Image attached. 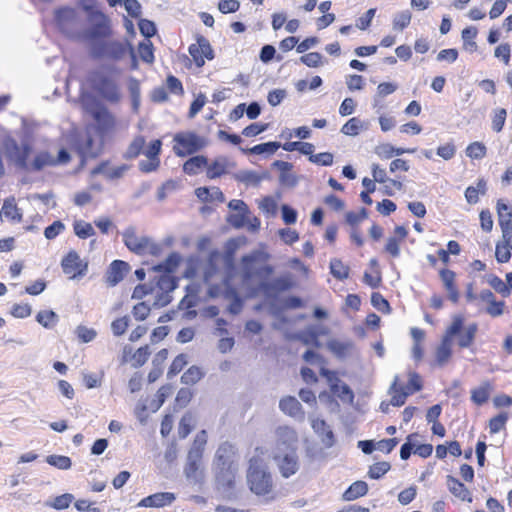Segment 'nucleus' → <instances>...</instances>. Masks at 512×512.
<instances>
[{
	"label": "nucleus",
	"instance_id": "1",
	"mask_svg": "<svg viewBox=\"0 0 512 512\" xmlns=\"http://www.w3.org/2000/svg\"><path fill=\"white\" fill-rule=\"evenodd\" d=\"M463 325L464 318L462 315L453 317L451 324L441 338L440 344L435 349V362L438 366L442 367L450 361L453 354L452 341L454 336L459 335L457 345L460 349L469 348L473 345L478 332V325L477 323H471L462 331Z\"/></svg>",
	"mask_w": 512,
	"mask_h": 512
},
{
	"label": "nucleus",
	"instance_id": "2",
	"mask_svg": "<svg viewBox=\"0 0 512 512\" xmlns=\"http://www.w3.org/2000/svg\"><path fill=\"white\" fill-rule=\"evenodd\" d=\"M257 455L248 461L246 482L251 493L266 501H274L278 497L273 475L262 457L263 451L256 448Z\"/></svg>",
	"mask_w": 512,
	"mask_h": 512
},
{
	"label": "nucleus",
	"instance_id": "3",
	"mask_svg": "<svg viewBox=\"0 0 512 512\" xmlns=\"http://www.w3.org/2000/svg\"><path fill=\"white\" fill-rule=\"evenodd\" d=\"M146 146V139L143 135L135 136L126 150L127 159H135L141 154L147 157V160L139 162V170L143 173L156 171L160 167V154L162 150V140L154 139Z\"/></svg>",
	"mask_w": 512,
	"mask_h": 512
},
{
	"label": "nucleus",
	"instance_id": "4",
	"mask_svg": "<svg viewBox=\"0 0 512 512\" xmlns=\"http://www.w3.org/2000/svg\"><path fill=\"white\" fill-rule=\"evenodd\" d=\"M234 448L231 444H222L216 453V473L215 479L217 485L225 490L230 491L235 488L237 467L234 463Z\"/></svg>",
	"mask_w": 512,
	"mask_h": 512
},
{
	"label": "nucleus",
	"instance_id": "5",
	"mask_svg": "<svg viewBox=\"0 0 512 512\" xmlns=\"http://www.w3.org/2000/svg\"><path fill=\"white\" fill-rule=\"evenodd\" d=\"M269 255L261 250H253L241 258V282L249 284L255 280H266L273 273L267 264Z\"/></svg>",
	"mask_w": 512,
	"mask_h": 512
},
{
	"label": "nucleus",
	"instance_id": "6",
	"mask_svg": "<svg viewBox=\"0 0 512 512\" xmlns=\"http://www.w3.org/2000/svg\"><path fill=\"white\" fill-rule=\"evenodd\" d=\"M406 377L408 380L406 385L402 382L401 377L396 375L389 387L390 404L394 407L403 406L409 396L421 391L423 388V379L418 372L409 370L406 373Z\"/></svg>",
	"mask_w": 512,
	"mask_h": 512
},
{
	"label": "nucleus",
	"instance_id": "7",
	"mask_svg": "<svg viewBox=\"0 0 512 512\" xmlns=\"http://www.w3.org/2000/svg\"><path fill=\"white\" fill-rule=\"evenodd\" d=\"M209 144L208 138L195 131H180L173 136V152L177 157L194 155Z\"/></svg>",
	"mask_w": 512,
	"mask_h": 512
},
{
	"label": "nucleus",
	"instance_id": "8",
	"mask_svg": "<svg viewBox=\"0 0 512 512\" xmlns=\"http://www.w3.org/2000/svg\"><path fill=\"white\" fill-rule=\"evenodd\" d=\"M86 10L88 12V28L84 31V36L96 45L97 42H102L112 35L110 19L100 10L90 7H87Z\"/></svg>",
	"mask_w": 512,
	"mask_h": 512
},
{
	"label": "nucleus",
	"instance_id": "9",
	"mask_svg": "<svg viewBox=\"0 0 512 512\" xmlns=\"http://www.w3.org/2000/svg\"><path fill=\"white\" fill-rule=\"evenodd\" d=\"M123 241L125 246L137 255L158 256L162 251L161 245L154 243L149 237L138 236L133 228L124 231Z\"/></svg>",
	"mask_w": 512,
	"mask_h": 512
},
{
	"label": "nucleus",
	"instance_id": "10",
	"mask_svg": "<svg viewBox=\"0 0 512 512\" xmlns=\"http://www.w3.org/2000/svg\"><path fill=\"white\" fill-rule=\"evenodd\" d=\"M153 286L156 294L153 306L165 307L172 301L170 293L177 287V279L170 274L163 273L155 277Z\"/></svg>",
	"mask_w": 512,
	"mask_h": 512
},
{
	"label": "nucleus",
	"instance_id": "11",
	"mask_svg": "<svg viewBox=\"0 0 512 512\" xmlns=\"http://www.w3.org/2000/svg\"><path fill=\"white\" fill-rule=\"evenodd\" d=\"M188 52L197 68H202L206 60L211 61L215 57L209 40L201 34L195 36V42L189 45Z\"/></svg>",
	"mask_w": 512,
	"mask_h": 512
},
{
	"label": "nucleus",
	"instance_id": "12",
	"mask_svg": "<svg viewBox=\"0 0 512 512\" xmlns=\"http://www.w3.org/2000/svg\"><path fill=\"white\" fill-rule=\"evenodd\" d=\"M273 460L283 478H290L295 475L300 468L296 448H291L287 453H275Z\"/></svg>",
	"mask_w": 512,
	"mask_h": 512
},
{
	"label": "nucleus",
	"instance_id": "13",
	"mask_svg": "<svg viewBox=\"0 0 512 512\" xmlns=\"http://www.w3.org/2000/svg\"><path fill=\"white\" fill-rule=\"evenodd\" d=\"M61 267L64 274L70 279H75L86 274L88 264L80 258L75 250H71L63 257Z\"/></svg>",
	"mask_w": 512,
	"mask_h": 512
},
{
	"label": "nucleus",
	"instance_id": "14",
	"mask_svg": "<svg viewBox=\"0 0 512 512\" xmlns=\"http://www.w3.org/2000/svg\"><path fill=\"white\" fill-rule=\"evenodd\" d=\"M91 83L104 98L111 101L118 100V87L111 77L100 72H94L91 77Z\"/></svg>",
	"mask_w": 512,
	"mask_h": 512
},
{
	"label": "nucleus",
	"instance_id": "15",
	"mask_svg": "<svg viewBox=\"0 0 512 512\" xmlns=\"http://www.w3.org/2000/svg\"><path fill=\"white\" fill-rule=\"evenodd\" d=\"M501 237L495 245V258L498 263H507L512 256V226L500 227Z\"/></svg>",
	"mask_w": 512,
	"mask_h": 512
},
{
	"label": "nucleus",
	"instance_id": "16",
	"mask_svg": "<svg viewBox=\"0 0 512 512\" xmlns=\"http://www.w3.org/2000/svg\"><path fill=\"white\" fill-rule=\"evenodd\" d=\"M93 53L97 57L109 56L112 59H121L126 53V46L117 40H103L93 46Z\"/></svg>",
	"mask_w": 512,
	"mask_h": 512
},
{
	"label": "nucleus",
	"instance_id": "17",
	"mask_svg": "<svg viewBox=\"0 0 512 512\" xmlns=\"http://www.w3.org/2000/svg\"><path fill=\"white\" fill-rule=\"evenodd\" d=\"M235 166V162L226 156H218L211 162L207 159L206 177L210 180L220 178L230 173Z\"/></svg>",
	"mask_w": 512,
	"mask_h": 512
},
{
	"label": "nucleus",
	"instance_id": "18",
	"mask_svg": "<svg viewBox=\"0 0 512 512\" xmlns=\"http://www.w3.org/2000/svg\"><path fill=\"white\" fill-rule=\"evenodd\" d=\"M32 152L33 149L29 143H22L21 145L14 144L13 149L10 152V158L17 167L28 172Z\"/></svg>",
	"mask_w": 512,
	"mask_h": 512
},
{
	"label": "nucleus",
	"instance_id": "19",
	"mask_svg": "<svg viewBox=\"0 0 512 512\" xmlns=\"http://www.w3.org/2000/svg\"><path fill=\"white\" fill-rule=\"evenodd\" d=\"M439 277L448 293V299L455 304L458 303L460 293L456 284V273L448 268H442L439 270Z\"/></svg>",
	"mask_w": 512,
	"mask_h": 512
},
{
	"label": "nucleus",
	"instance_id": "20",
	"mask_svg": "<svg viewBox=\"0 0 512 512\" xmlns=\"http://www.w3.org/2000/svg\"><path fill=\"white\" fill-rule=\"evenodd\" d=\"M175 499L176 496L174 493L157 492L141 499L138 506L146 508H161L171 505Z\"/></svg>",
	"mask_w": 512,
	"mask_h": 512
},
{
	"label": "nucleus",
	"instance_id": "21",
	"mask_svg": "<svg viewBox=\"0 0 512 512\" xmlns=\"http://www.w3.org/2000/svg\"><path fill=\"white\" fill-rule=\"evenodd\" d=\"M151 354L148 345L139 347L137 350L132 352L130 347H125L123 350V362H129L135 368L143 366L149 359Z\"/></svg>",
	"mask_w": 512,
	"mask_h": 512
},
{
	"label": "nucleus",
	"instance_id": "22",
	"mask_svg": "<svg viewBox=\"0 0 512 512\" xmlns=\"http://www.w3.org/2000/svg\"><path fill=\"white\" fill-rule=\"evenodd\" d=\"M97 130L101 135H107L114 131L116 127L115 117L105 108L99 109L94 113Z\"/></svg>",
	"mask_w": 512,
	"mask_h": 512
},
{
	"label": "nucleus",
	"instance_id": "23",
	"mask_svg": "<svg viewBox=\"0 0 512 512\" xmlns=\"http://www.w3.org/2000/svg\"><path fill=\"white\" fill-rule=\"evenodd\" d=\"M393 233V236L387 239L384 249L393 258H397L400 255V245L406 239L408 231L404 226H396Z\"/></svg>",
	"mask_w": 512,
	"mask_h": 512
},
{
	"label": "nucleus",
	"instance_id": "24",
	"mask_svg": "<svg viewBox=\"0 0 512 512\" xmlns=\"http://www.w3.org/2000/svg\"><path fill=\"white\" fill-rule=\"evenodd\" d=\"M128 270H129V265L127 262L122 261V260H114L110 264V266L107 270V273H106L107 283L111 286L117 285L119 282H121L124 279Z\"/></svg>",
	"mask_w": 512,
	"mask_h": 512
},
{
	"label": "nucleus",
	"instance_id": "25",
	"mask_svg": "<svg viewBox=\"0 0 512 512\" xmlns=\"http://www.w3.org/2000/svg\"><path fill=\"white\" fill-rule=\"evenodd\" d=\"M311 426L314 432L321 438L326 447H331L335 443L334 433L325 420L320 418L312 419Z\"/></svg>",
	"mask_w": 512,
	"mask_h": 512
},
{
	"label": "nucleus",
	"instance_id": "26",
	"mask_svg": "<svg viewBox=\"0 0 512 512\" xmlns=\"http://www.w3.org/2000/svg\"><path fill=\"white\" fill-rule=\"evenodd\" d=\"M229 208L239 212L237 215H232L229 219L230 223L235 228H241L245 225V219L250 214L247 204L240 199H233L228 204Z\"/></svg>",
	"mask_w": 512,
	"mask_h": 512
},
{
	"label": "nucleus",
	"instance_id": "27",
	"mask_svg": "<svg viewBox=\"0 0 512 512\" xmlns=\"http://www.w3.org/2000/svg\"><path fill=\"white\" fill-rule=\"evenodd\" d=\"M279 407L282 412L291 417L299 418L301 420L304 419V410L300 402L293 396H286L282 398L279 402Z\"/></svg>",
	"mask_w": 512,
	"mask_h": 512
},
{
	"label": "nucleus",
	"instance_id": "28",
	"mask_svg": "<svg viewBox=\"0 0 512 512\" xmlns=\"http://www.w3.org/2000/svg\"><path fill=\"white\" fill-rule=\"evenodd\" d=\"M446 484L450 493L453 494L456 498L460 499L461 501H472V496L469 489L456 477L448 475L446 477Z\"/></svg>",
	"mask_w": 512,
	"mask_h": 512
},
{
	"label": "nucleus",
	"instance_id": "29",
	"mask_svg": "<svg viewBox=\"0 0 512 512\" xmlns=\"http://www.w3.org/2000/svg\"><path fill=\"white\" fill-rule=\"evenodd\" d=\"M207 159L204 155H194L184 162L182 170L189 176L198 175L204 169L206 170Z\"/></svg>",
	"mask_w": 512,
	"mask_h": 512
},
{
	"label": "nucleus",
	"instance_id": "30",
	"mask_svg": "<svg viewBox=\"0 0 512 512\" xmlns=\"http://www.w3.org/2000/svg\"><path fill=\"white\" fill-rule=\"evenodd\" d=\"M127 170L126 165L117 167H110L107 161L101 162L93 170L92 174H102L109 180H115L121 178Z\"/></svg>",
	"mask_w": 512,
	"mask_h": 512
},
{
	"label": "nucleus",
	"instance_id": "31",
	"mask_svg": "<svg viewBox=\"0 0 512 512\" xmlns=\"http://www.w3.org/2000/svg\"><path fill=\"white\" fill-rule=\"evenodd\" d=\"M276 436H277V446H285L289 448V450L292 447L293 444L297 442L298 436L296 431L288 426H280L276 430Z\"/></svg>",
	"mask_w": 512,
	"mask_h": 512
},
{
	"label": "nucleus",
	"instance_id": "32",
	"mask_svg": "<svg viewBox=\"0 0 512 512\" xmlns=\"http://www.w3.org/2000/svg\"><path fill=\"white\" fill-rule=\"evenodd\" d=\"M2 211L8 220L15 223L22 221L23 215L14 197H10L4 200Z\"/></svg>",
	"mask_w": 512,
	"mask_h": 512
},
{
	"label": "nucleus",
	"instance_id": "33",
	"mask_svg": "<svg viewBox=\"0 0 512 512\" xmlns=\"http://www.w3.org/2000/svg\"><path fill=\"white\" fill-rule=\"evenodd\" d=\"M229 244L232 245V247H229L224 255L225 263H226V270H227L225 282L227 284H229L231 281H233V279L237 273V269L234 265V253H235V250H236L238 244L233 239L229 241Z\"/></svg>",
	"mask_w": 512,
	"mask_h": 512
},
{
	"label": "nucleus",
	"instance_id": "34",
	"mask_svg": "<svg viewBox=\"0 0 512 512\" xmlns=\"http://www.w3.org/2000/svg\"><path fill=\"white\" fill-rule=\"evenodd\" d=\"M368 492V485L364 481L353 482L343 493V499L345 501H353L360 497H363Z\"/></svg>",
	"mask_w": 512,
	"mask_h": 512
},
{
	"label": "nucleus",
	"instance_id": "35",
	"mask_svg": "<svg viewBox=\"0 0 512 512\" xmlns=\"http://www.w3.org/2000/svg\"><path fill=\"white\" fill-rule=\"evenodd\" d=\"M487 191V182L484 178L478 179L476 187L469 186L465 190V198L469 204H476L480 195H485Z\"/></svg>",
	"mask_w": 512,
	"mask_h": 512
},
{
	"label": "nucleus",
	"instance_id": "36",
	"mask_svg": "<svg viewBox=\"0 0 512 512\" xmlns=\"http://www.w3.org/2000/svg\"><path fill=\"white\" fill-rule=\"evenodd\" d=\"M496 210L499 227L512 226V206L499 199Z\"/></svg>",
	"mask_w": 512,
	"mask_h": 512
},
{
	"label": "nucleus",
	"instance_id": "37",
	"mask_svg": "<svg viewBox=\"0 0 512 512\" xmlns=\"http://www.w3.org/2000/svg\"><path fill=\"white\" fill-rule=\"evenodd\" d=\"M51 166H55L54 157L48 152H40L31 161L28 172H38Z\"/></svg>",
	"mask_w": 512,
	"mask_h": 512
},
{
	"label": "nucleus",
	"instance_id": "38",
	"mask_svg": "<svg viewBox=\"0 0 512 512\" xmlns=\"http://www.w3.org/2000/svg\"><path fill=\"white\" fill-rule=\"evenodd\" d=\"M55 20L60 26H68L77 20V11L71 7H62L56 10Z\"/></svg>",
	"mask_w": 512,
	"mask_h": 512
},
{
	"label": "nucleus",
	"instance_id": "39",
	"mask_svg": "<svg viewBox=\"0 0 512 512\" xmlns=\"http://www.w3.org/2000/svg\"><path fill=\"white\" fill-rule=\"evenodd\" d=\"M202 457L203 455L201 454L188 452L187 463L184 470L187 478H197Z\"/></svg>",
	"mask_w": 512,
	"mask_h": 512
},
{
	"label": "nucleus",
	"instance_id": "40",
	"mask_svg": "<svg viewBox=\"0 0 512 512\" xmlns=\"http://www.w3.org/2000/svg\"><path fill=\"white\" fill-rule=\"evenodd\" d=\"M181 262V256L177 252L171 253L166 260L154 267L158 272L170 274L175 272Z\"/></svg>",
	"mask_w": 512,
	"mask_h": 512
},
{
	"label": "nucleus",
	"instance_id": "41",
	"mask_svg": "<svg viewBox=\"0 0 512 512\" xmlns=\"http://www.w3.org/2000/svg\"><path fill=\"white\" fill-rule=\"evenodd\" d=\"M478 34V30L474 26L466 27L462 30L461 36L463 40V47L465 50L475 52L478 48L475 38Z\"/></svg>",
	"mask_w": 512,
	"mask_h": 512
},
{
	"label": "nucleus",
	"instance_id": "42",
	"mask_svg": "<svg viewBox=\"0 0 512 512\" xmlns=\"http://www.w3.org/2000/svg\"><path fill=\"white\" fill-rule=\"evenodd\" d=\"M36 321L46 329L54 328L59 317L53 310H41L36 315Z\"/></svg>",
	"mask_w": 512,
	"mask_h": 512
},
{
	"label": "nucleus",
	"instance_id": "43",
	"mask_svg": "<svg viewBox=\"0 0 512 512\" xmlns=\"http://www.w3.org/2000/svg\"><path fill=\"white\" fill-rule=\"evenodd\" d=\"M509 419V414L506 411H502L497 415L490 418L488 423V428L490 434H497L501 430L505 429L507 421Z\"/></svg>",
	"mask_w": 512,
	"mask_h": 512
},
{
	"label": "nucleus",
	"instance_id": "44",
	"mask_svg": "<svg viewBox=\"0 0 512 512\" xmlns=\"http://www.w3.org/2000/svg\"><path fill=\"white\" fill-rule=\"evenodd\" d=\"M204 377L203 370L198 366L189 367L181 376V382L185 385H194Z\"/></svg>",
	"mask_w": 512,
	"mask_h": 512
},
{
	"label": "nucleus",
	"instance_id": "45",
	"mask_svg": "<svg viewBox=\"0 0 512 512\" xmlns=\"http://www.w3.org/2000/svg\"><path fill=\"white\" fill-rule=\"evenodd\" d=\"M330 272L338 280H345L349 277L350 268L340 259H332L330 262Z\"/></svg>",
	"mask_w": 512,
	"mask_h": 512
},
{
	"label": "nucleus",
	"instance_id": "46",
	"mask_svg": "<svg viewBox=\"0 0 512 512\" xmlns=\"http://www.w3.org/2000/svg\"><path fill=\"white\" fill-rule=\"evenodd\" d=\"M138 53L141 60L145 63L152 64L155 60L154 47L150 40H146L139 43Z\"/></svg>",
	"mask_w": 512,
	"mask_h": 512
},
{
	"label": "nucleus",
	"instance_id": "47",
	"mask_svg": "<svg viewBox=\"0 0 512 512\" xmlns=\"http://www.w3.org/2000/svg\"><path fill=\"white\" fill-rule=\"evenodd\" d=\"M490 389L491 386L489 383L473 389L471 391V400L477 405H483L489 399Z\"/></svg>",
	"mask_w": 512,
	"mask_h": 512
},
{
	"label": "nucleus",
	"instance_id": "48",
	"mask_svg": "<svg viewBox=\"0 0 512 512\" xmlns=\"http://www.w3.org/2000/svg\"><path fill=\"white\" fill-rule=\"evenodd\" d=\"M187 363H188V361H187L186 354L181 353V354L177 355L173 359V361L171 362V364L169 366V369L167 372V377L173 378L174 376L179 374L184 369V367L187 365Z\"/></svg>",
	"mask_w": 512,
	"mask_h": 512
},
{
	"label": "nucleus",
	"instance_id": "49",
	"mask_svg": "<svg viewBox=\"0 0 512 512\" xmlns=\"http://www.w3.org/2000/svg\"><path fill=\"white\" fill-rule=\"evenodd\" d=\"M281 147V144L279 142H266L261 143L258 145L253 146L252 148L248 149L247 152L251 154H273L275 153L279 148ZM246 152V150H244Z\"/></svg>",
	"mask_w": 512,
	"mask_h": 512
},
{
	"label": "nucleus",
	"instance_id": "50",
	"mask_svg": "<svg viewBox=\"0 0 512 512\" xmlns=\"http://www.w3.org/2000/svg\"><path fill=\"white\" fill-rule=\"evenodd\" d=\"M330 391L334 395H337L342 400L348 399V400L352 401L354 398L353 391L350 389V387L347 384L342 383L341 381L337 382L334 385H331Z\"/></svg>",
	"mask_w": 512,
	"mask_h": 512
},
{
	"label": "nucleus",
	"instance_id": "51",
	"mask_svg": "<svg viewBox=\"0 0 512 512\" xmlns=\"http://www.w3.org/2000/svg\"><path fill=\"white\" fill-rule=\"evenodd\" d=\"M46 462L61 470H67L72 465L71 459L64 455H49L46 457Z\"/></svg>",
	"mask_w": 512,
	"mask_h": 512
},
{
	"label": "nucleus",
	"instance_id": "52",
	"mask_svg": "<svg viewBox=\"0 0 512 512\" xmlns=\"http://www.w3.org/2000/svg\"><path fill=\"white\" fill-rule=\"evenodd\" d=\"M494 56L499 59L505 66L510 64L511 46L509 43H501L494 50Z\"/></svg>",
	"mask_w": 512,
	"mask_h": 512
},
{
	"label": "nucleus",
	"instance_id": "53",
	"mask_svg": "<svg viewBox=\"0 0 512 512\" xmlns=\"http://www.w3.org/2000/svg\"><path fill=\"white\" fill-rule=\"evenodd\" d=\"M167 91L171 94L177 96L184 95V87L182 82L174 75L170 74L166 78V87Z\"/></svg>",
	"mask_w": 512,
	"mask_h": 512
},
{
	"label": "nucleus",
	"instance_id": "54",
	"mask_svg": "<svg viewBox=\"0 0 512 512\" xmlns=\"http://www.w3.org/2000/svg\"><path fill=\"white\" fill-rule=\"evenodd\" d=\"M487 153L486 146L481 142H473L466 148V155L472 159H482Z\"/></svg>",
	"mask_w": 512,
	"mask_h": 512
},
{
	"label": "nucleus",
	"instance_id": "55",
	"mask_svg": "<svg viewBox=\"0 0 512 512\" xmlns=\"http://www.w3.org/2000/svg\"><path fill=\"white\" fill-rule=\"evenodd\" d=\"M411 19L412 14L410 11H401L398 14H396L395 17L393 18V28L395 30H403L410 25Z\"/></svg>",
	"mask_w": 512,
	"mask_h": 512
},
{
	"label": "nucleus",
	"instance_id": "56",
	"mask_svg": "<svg viewBox=\"0 0 512 512\" xmlns=\"http://www.w3.org/2000/svg\"><path fill=\"white\" fill-rule=\"evenodd\" d=\"M507 117V111L505 108H497L494 111V115L492 117V130L496 133H499L503 130Z\"/></svg>",
	"mask_w": 512,
	"mask_h": 512
},
{
	"label": "nucleus",
	"instance_id": "57",
	"mask_svg": "<svg viewBox=\"0 0 512 512\" xmlns=\"http://www.w3.org/2000/svg\"><path fill=\"white\" fill-rule=\"evenodd\" d=\"M391 466L389 462L381 461L376 462L373 465L370 466L368 475L371 479H379L383 475H385L389 470Z\"/></svg>",
	"mask_w": 512,
	"mask_h": 512
},
{
	"label": "nucleus",
	"instance_id": "58",
	"mask_svg": "<svg viewBox=\"0 0 512 512\" xmlns=\"http://www.w3.org/2000/svg\"><path fill=\"white\" fill-rule=\"evenodd\" d=\"M371 304L382 313H390L391 311L388 300L379 292H373L371 294Z\"/></svg>",
	"mask_w": 512,
	"mask_h": 512
},
{
	"label": "nucleus",
	"instance_id": "59",
	"mask_svg": "<svg viewBox=\"0 0 512 512\" xmlns=\"http://www.w3.org/2000/svg\"><path fill=\"white\" fill-rule=\"evenodd\" d=\"M220 257L218 251H212L208 257V267L204 272V281L209 283L213 275L218 271L216 261Z\"/></svg>",
	"mask_w": 512,
	"mask_h": 512
},
{
	"label": "nucleus",
	"instance_id": "60",
	"mask_svg": "<svg viewBox=\"0 0 512 512\" xmlns=\"http://www.w3.org/2000/svg\"><path fill=\"white\" fill-rule=\"evenodd\" d=\"M362 127L361 120L357 117L349 119L341 128V132L345 135L356 136Z\"/></svg>",
	"mask_w": 512,
	"mask_h": 512
},
{
	"label": "nucleus",
	"instance_id": "61",
	"mask_svg": "<svg viewBox=\"0 0 512 512\" xmlns=\"http://www.w3.org/2000/svg\"><path fill=\"white\" fill-rule=\"evenodd\" d=\"M151 307L146 302H139L132 308V315L137 321H144L150 315Z\"/></svg>",
	"mask_w": 512,
	"mask_h": 512
},
{
	"label": "nucleus",
	"instance_id": "62",
	"mask_svg": "<svg viewBox=\"0 0 512 512\" xmlns=\"http://www.w3.org/2000/svg\"><path fill=\"white\" fill-rule=\"evenodd\" d=\"M74 232L81 239L89 238L95 234L92 225L83 221L74 224Z\"/></svg>",
	"mask_w": 512,
	"mask_h": 512
},
{
	"label": "nucleus",
	"instance_id": "63",
	"mask_svg": "<svg viewBox=\"0 0 512 512\" xmlns=\"http://www.w3.org/2000/svg\"><path fill=\"white\" fill-rule=\"evenodd\" d=\"M206 443H207V433L205 430H201L196 435L189 452L203 455Z\"/></svg>",
	"mask_w": 512,
	"mask_h": 512
},
{
	"label": "nucleus",
	"instance_id": "64",
	"mask_svg": "<svg viewBox=\"0 0 512 512\" xmlns=\"http://www.w3.org/2000/svg\"><path fill=\"white\" fill-rule=\"evenodd\" d=\"M32 308L28 303H16L12 306L10 314L14 318H27L31 315Z\"/></svg>",
	"mask_w": 512,
	"mask_h": 512
}]
</instances>
